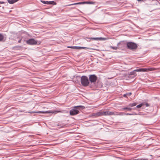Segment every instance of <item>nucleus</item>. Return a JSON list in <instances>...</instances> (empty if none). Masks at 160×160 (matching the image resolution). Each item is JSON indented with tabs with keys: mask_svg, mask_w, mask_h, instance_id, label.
Here are the masks:
<instances>
[{
	"mask_svg": "<svg viewBox=\"0 0 160 160\" xmlns=\"http://www.w3.org/2000/svg\"><path fill=\"white\" fill-rule=\"evenodd\" d=\"M128 42L124 41H122L119 42L117 44L118 46H127V43Z\"/></svg>",
	"mask_w": 160,
	"mask_h": 160,
	"instance_id": "obj_10",
	"label": "nucleus"
},
{
	"mask_svg": "<svg viewBox=\"0 0 160 160\" xmlns=\"http://www.w3.org/2000/svg\"><path fill=\"white\" fill-rule=\"evenodd\" d=\"M145 105L146 107H148L149 106V105L148 103H146Z\"/></svg>",
	"mask_w": 160,
	"mask_h": 160,
	"instance_id": "obj_30",
	"label": "nucleus"
},
{
	"mask_svg": "<svg viewBox=\"0 0 160 160\" xmlns=\"http://www.w3.org/2000/svg\"><path fill=\"white\" fill-rule=\"evenodd\" d=\"M74 49H81V47L79 46H74Z\"/></svg>",
	"mask_w": 160,
	"mask_h": 160,
	"instance_id": "obj_24",
	"label": "nucleus"
},
{
	"mask_svg": "<svg viewBox=\"0 0 160 160\" xmlns=\"http://www.w3.org/2000/svg\"><path fill=\"white\" fill-rule=\"evenodd\" d=\"M133 160H148V159L147 158H137L136 159H134Z\"/></svg>",
	"mask_w": 160,
	"mask_h": 160,
	"instance_id": "obj_22",
	"label": "nucleus"
},
{
	"mask_svg": "<svg viewBox=\"0 0 160 160\" xmlns=\"http://www.w3.org/2000/svg\"><path fill=\"white\" fill-rule=\"evenodd\" d=\"M131 94H132V93H131V92H130V93H129V95H131Z\"/></svg>",
	"mask_w": 160,
	"mask_h": 160,
	"instance_id": "obj_35",
	"label": "nucleus"
},
{
	"mask_svg": "<svg viewBox=\"0 0 160 160\" xmlns=\"http://www.w3.org/2000/svg\"><path fill=\"white\" fill-rule=\"evenodd\" d=\"M26 43L27 44L30 45H36L37 42L33 38L30 39L26 41Z\"/></svg>",
	"mask_w": 160,
	"mask_h": 160,
	"instance_id": "obj_6",
	"label": "nucleus"
},
{
	"mask_svg": "<svg viewBox=\"0 0 160 160\" xmlns=\"http://www.w3.org/2000/svg\"><path fill=\"white\" fill-rule=\"evenodd\" d=\"M95 2L92 1H86L85 2V4H94Z\"/></svg>",
	"mask_w": 160,
	"mask_h": 160,
	"instance_id": "obj_17",
	"label": "nucleus"
},
{
	"mask_svg": "<svg viewBox=\"0 0 160 160\" xmlns=\"http://www.w3.org/2000/svg\"><path fill=\"white\" fill-rule=\"evenodd\" d=\"M89 78V82L92 83L96 82L97 79V77L95 74L90 75Z\"/></svg>",
	"mask_w": 160,
	"mask_h": 160,
	"instance_id": "obj_5",
	"label": "nucleus"
},
{
	"mask_svg": "<svg viewBox=\"0 0 160 160\" xmlns=\"http://www.w3.org/2000/svg\"><path fill=\"white\" fill-rule=\"evenodd\" d=\"M136 70H135L132 72H130L129 74L131 75H134L135 76L137 75V74L136 73Z\"/></svg>",
	"mask_w": 160,
	"mask_h": 160,
	"instance_id": "obj_15",
	"label": "nucleus"
},
{
	"mask_svg": "<svg viewBox=\"0 0 160 160\" xmlns=\"http://www.w3.org/2000/svg\"><path fill=\"white\" fill-rule=\"evenodd\" d=\"M61 112V111H58V110H55V111L49 110V111H32V112H28L29 113H53L54 114H56L58 112Z\"/></svg>",
	"mask_w": 160,
	"mask_h": 160,
	"instance_id": "obj_3",
	"label": "nucleus"
},
{
	"mask_svg": "<svg viewBox=\"0 0 160 160\" xmlns=\"http://www.w3.org/2000/svg\"><path fill=\"white\" fill-rule=\"evenodd\" d=\"M115 112H111L109 111H106L104 112L103 113H104V115H115Z\"/></svg>",
	"mask_w": 160,
	"mask_h": 160,
	"instance_id": "obj_9",
	"label": "nucleus"
},
{
	"mask_svg": "<svg viewBox=\"0 0 160 160\" xmlns=\"http://www.w3.org/2000/svg\"><path fill=\"white\" fill-rule=\"evenodd\" d=\"M78 3L79 4H85V2H78Z\"/></svg>",
	"mask_w": 160,
	"mask_h": 160,
	"instance_id": "obj_27",
	"label": "nucleus"
},
{
	"mask_svg": "<svg viewBox=\"0 0 160 160\" xmlns=\"http://www.w3.org/2000/svg\"><path fill=\"white\" fill-rule=\"evenodd\" d=\"M132 110H133V108H130L124 107V108H122V109L121 110L122 111V110H127L128 111H130Z\"/></svg>",
	"mask_w": 160,
	"mask_h": 160,
	"instance_id": "obj_12",
	"label": "nucleus"
},
{
	"mask_svg": "<svg viewBox=\"0 0 160 160\" xmlns=\"http://www.w3.org/2000/svg\"><path fill=\"white\" fill-rule=\"evenodd\" d=\"M4 38V36L2 34L0 33V41H2Z\"/></svg>",
	"mask_w": 160,
	"mask_h": 160,
	"instance_id": "obj_19",
	"label": "nucleus"
},
{
	"mask_svg": "<svg viewBox=\"0 0 160 160\" xmlns=\"http://www.w3.org/2000/svg\"><path fill=\"white\" fill-rule=\"evenodd\" d=\"M89 49L91 50L92 49L91 48H88L85 47H81V49Z\"/></svg>",
	"mask_w": 160,
	"mask_h": 160,
	"instance_id": "obj_26",
	"label": "nucleus"
},
{
	"mask_svg": "<svg viewBox=\"0 0 160 160\" xmlns=\"http://www.w3.org/2000/svg\"><path fill=\"white\" fill-rule=\"evenodd\" d=\"M104 112H98L96 113H93V116L96 117H98L102 115H104L103 113Z\"/></svg>",
	"mask_w": 160,
	"mask_h": 160,
	"instance_id": "obj_11",
	"label": "nucleus"
},
{
	"mask_svg": "<svg viewBox=\"0 0 160 160\" xmlns=\"http://www.w3.org/2000/svg\"><path fill=\"white\" fill-rule=\"evenodd\" d=\"M149 70V69L148 68H142V72H147Z\"/></svg>",
	"mask_w": 160,
	"mask_h": 160,
	"instance_id": "obj_20",
	"label": "nucleus"
},
{
	"mask_svg": "<svg viewBox=\"0 0 160 160\" xmlns=\"http://www.w3.org/2000/svg\"><path fill=\"white\" fill-rule=\"evenodd\" d=\"M137 114L135 112H132V113H126V115H137Z\"/></svg>",
	"mask_w": 160,
	"mask_h": 160,
	"instance_id": "obj_16",
	"label": "nucleus"
},
{
	"mask_svg": "<svg viewBox=\"0 0 160 160\" xmlns=\"http://www.w3.org/2000/svg\"><path fill=\"white\" fill-rule=\"evenodd\" d=\"M4 3V2H1L0 1V4H2Z\"/></svg>",
	"mask_w": 160,
	"mask_h": 160,
	"instance_id": "obj_31",
	"label": "nucleus"
},
{
	"mask_svg": "<svg viewBox=\"0 0 160 160\" xmlns=\"http://www.w3.org/2000/svg\"><path fill=\"white\" fill-rule=\"evenodd\" d=\"M110 48H111L113 50H117L118 48V47H113V46H111L110 47Z\"/></svg>",
	"mask_w": 160,
	"mask_h": 160,
	"instance_id": "obj_21",
	"label": "nucleus"
},
{
	"mask_svg": "<svg viewBox=\"0 0 160 160\" xmlns=\"http://www.w3.org/2000/svg\"><path fill=\"white\" fill-rule=\"evenodd\" d=\"M78 4H78V3H74L73 4H72L69 5L70 6V5H78Z\"/></svg>",
	"mask_w": 160,
	"mask_h": 160,
	"instance_id": "obj_29",
	"label": "nucleus"
},
{
	"mask_svg": "<svg viewBox=\"0 0 160 160\" xmlns=\"http://www.w3.org/2000/svg\"><path fill=\"white\" fill-rule=\"evenodd\" d=\"M136 72H142V68L136 69Z\"/></svg>",
	"mask_w": 160,
	"mask_h": 160,
	"instance_id": "obj_25",
	"label": "nucleus"
},
{
	"mask_svg": "<svg viewBox=\"0 0 160 160\" xmlns=\"http://www.w3.org/2000/svg\"><path fill=\"white\" fill-rule=\"evenodd\" d=\"M137 0L138 1H142V0Z\"/></svg>",
	"mask_w": 160,
	"mask_h": 160,
	"instance_id": "obj_34",
	"label": "nucleus"
},
{
	"mask_svg": "<svg viewBox=\"0 0 160 160\" xmlns=\"http://www.w3.org/2000/svg\"><path fill=\"white\" fill-rule=\"evenodd\" d=\"M18 0H8V1L9 3L12 4L18 1Z\"/></svg>",
	"mask_w": 160,
	"mask_h": 160,
	"instance_id": "obj_13",
	"label": "nucleus"
},
{
	"mask_svg": "<svg viewBox=\"0 0 160 160\" xmlns=\"http://www.w3.org/2000/svg\"><path fill=\"white\" fill-rule=\"evenodd\" d=\"M25 112V113H27V112Z\"/></svg>",
	"mask_w": 160,
	"mask_h": 160,
	"instance_id": "obj_36",
	"label": "nucleus"
},
{
	"mask_svg": "<svg viewBox=\"0 0 160 160\" xmlns=\"http://www.w3.org/2000/svg\"><path fill=\"white\" fill-rule=\"evenodd\" d=\"M80 80L81 83L83 86L86 87L89 85L90 82L88 78L86 76H82Z\"/></svg>",
	"mask_w": 160,
	"mask_h": 160,
	"instance_id": "obj_2",
	"label": "nucleus"
},
{
	"mask_svg": "<svg viewBox=\"0 0 160 160\" xmlns=\"http://www.w3.org/2000/svg\"><path fill=\"white\" fill-rule=\"evenodd\" d=\"M136 105V103H130L128 105V106L130 107H133L135 106Z\"/></svg>",
	"mask_w": 160,
	"mask_h": 160,
	"instance_id": "obj_18",
	"label": "nucleus"
},
{
	"mask_svg": "<svg viewBox=\"0 0 160 160\" xmlns=\"http://www.w3.org/2000/svg\"><path fill=\"white\" fill-rule=\"evenodd\" d=\"M142 105H143L142 103L140 104L139 105L137 106L136 108H141L142 106Z\"/></svg>",
	"mask_w": 160,
	"mask_h": 160,
	"instance_id": "obj_23",
	"label": "nucleus"
},
{
	"mask_svg": "<svg viewBox=\"0 0 160 160\" xmlns=\"http://www.w3.org/2000/svg\"><path fill=\"white\" fill-rule=\"evenodd\" d=\"M126 113H124L122 112H115V115H120V116H123L124 115H125Z\"/></svg>",
	"mask_w": 160,
	"mask_h": 160,
	"instance_id": "obj_14",
	"label": "nucleus"
},
{
	"mask_svg": "<svg viewBox=\"0 0 160 160\" xmlns=\"http://www.w3.org/2000/svg\"><path fill=\"white\" fill-rule=\"evenodd\" d=\"M88 39H89L90 40H96V41H102V40H105L107 39L106 38H87Z\"/></svg>",
	"mask_w": 160,
	"mask_h": 160,
	"instance_id": "obj_7",
	"label": "nucleus"
},
{
	"mask_svg": "<svg viewBox=\"0 0 160 160\" xmlns=\"http://www.w3.org/2000/svg\"><path fill=\"white\" fill-rule=\"evenodd\" d=\"M21 39H20L18 41V42H19V43H20L21 42Z\"/></svg>",
	"mask_w": 160,
	"mask_h": 160,
	"instance_id": "obj_32",
	"label": "nucleus"
},
{
	"mask_svg": "<svg viewBox=\"0 0 160 160\" xmlns=\"http://www.w3.org/2000/svg\"><path fill=\"white\" fill-rule=\"evenodd\" d=\"M41 2L47 5H56V3L54 1H48L41 0Z\"/></svg>",
	"mask_w": 160,
	"mask_h": 160,
	"instance_id": "obj_8",
	"label": "nucleus"
},
{
	"mask_svg": "<svg viewBox=\"0 0 160 160\" xmlns=\"http://www.w3.org/2000/svg\"><path fill=\"white\" fill-rule=\"evenodd\" d=\"M67 47L69 48L74 49V46H68Z\"/></svg>",
	"mask_w": 160,
	"mask_h": 160,
	"instance_id": "obj_28",
	"label": "nucleus"
},
{
	"mask_svg": "<svg viewBox=\"0 0 160 160\" xmlns=\"http://www.w3.org/2000/svg\"><path fill=\"white\" fill-rule=\"evenodd\" d=\"M84 108L85 107L82 105L74 107L70 111V114L72 116L77 115L79 112V110H81Z\"/></svg>",
	"mask_w": 160,
	"mask_h": 160,
	"instance_id": "obj_1",
	"label": "nucleus"
},
{
	"mask_svg": "<svg viewBox=\"0 0 160 160\" xmlns=\"http://www.w3.org/2000/svg\"><path fill=\"white\" fill-rule=\"evenodd\" d=\"M126 95H127V94H124L123 96H124V97H125L126 96Z\"/></svg>",
	"mask_w": 160,
	"mask_h": 160,
	"instance_id": "obj_33",
	"label": "nucleus"
},
{
	"mask_svg": "<svg viewBox=\"0 0 160 160\" xmlns=\"http://www.w3.org/2000/svg\"><path fill=\"white\" fill-rule=\"evenodd\" d=\"M138 46L137 44L132 42H128L127 43V48L130 50H135Z\"/></svg>",
	"mask_w": 160,
	"mask_h": 160,
	"instance_id": "obj_4",
	"label": "nucleus"
}]
</instances>
